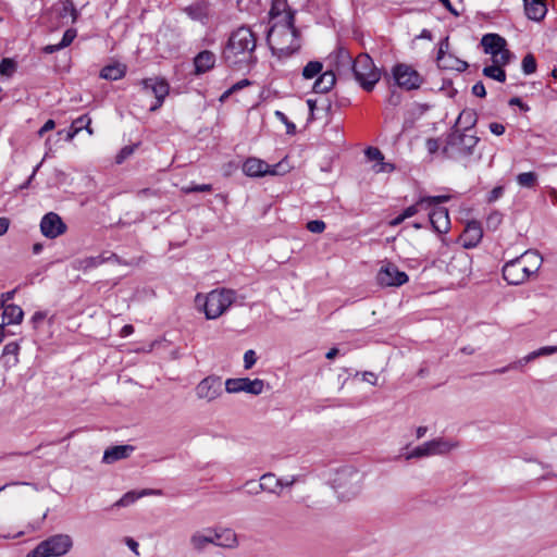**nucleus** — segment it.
Listing matches in <instances>:
<instances>
[{"instance_id":"37","label":"nucleus","mask_w":557,"mask_h":557,"mask_svg":"<svg viewBox=\"0 0 557 557\" xmlns=\"http://www.w3.org/2000/svg\"><path fill=\"white\" fill-rule=\"evenodd\" d=\"M17 69V63L11 58H3L0 62V75L11 77Z\"/></svg>"},{"instance_id":"43","label":"nucleus","mask_w":557,"mask_h":557,"mask_svg":"<svg viewBox=\"0 0 557 557\" xmlns=\"http://www.w3.org/2000/svg\"><path fill=\"white\" fill-rule=\"evenodd\" d=\"M288 10L292 9L287 8L286 0H273L272 7L270 9V15L272 17H277L281 16L283 12L286 14Z\"/></svg>"},{"instance_id":"35","label":"nucleus","mask_w":557,"mask_h":557,"mask_svg":"<svg viewBox=\"0 0 557 557\" xmlns=\"http://www.w3.org/2000/svg\"><path fill=\"white\" fill-rule=\"evenodd\" d=\"M323 64L320 61H310L306 64V66L302 70V77L305 79H312L317 75L322 74Z\"/></svg>"},{"instance_id":"40","label":"nucleus","mask_w":557,"mask_h":557,"mask_svg":"<svg viewBox=\"0 0 557 557\" xmlns=\"http://www.w3.org/2000/svg\"><path fill=\"white\" fill-rule=\"evenodd\" d=\"M140 498L135 491L125 493L119 500L114 503V507H127Z\"/></svg>"},{"instance_id":"42","label":"nucleus","mask_w":557,"mask_h":557,"mask_svg":"<svg viewBox=\"0 0 557 557\" xmlns=\"http://www.w3.org/2000/svg\"><path fill=\"white\" fill-rule=\"evenodd\" d=\"M522 71L525 75L533 74L536 71V60L532 53H528L522 59Z\"/></svg>"},{"instance_id":"21","label":"nucleus","mask_w":557,"mask_h":557,"mask_svg":"<svg viewBox=\"0 0 557 557\" xmlns=\"http://www.w3.org/2000/svg\"><path fill=\"white\" fill-rule=\"evenodd\" d=\"M481 45L486 54H491L492 58H497L507 47V41L504 37L498 34H486L481 39Z\"/></svg>"},{"instance_id":"4","label":"nucleus","mask_w":557,"mask_h":557,"mask_svg":"<svg viewBox=\"0 0 557 557\" xmlns=\"http://www.w3.org/2000/svg\"><path fill=\"white\" fill-rule=\"evenodd\" d=\"M235 292L231 289H214L210 292L206 297L197 295L196 302L198 305L202 301L203 312L206 318L213 320L223 314L234 302Z\"/></svg>"},{"instance_id":"63","label":"nucleus","mask_w":557,"mask_h":557,"mask_svg":"<svg viewBox=\"0 0 557 557\" xmlns=\"http://www.w3.org/2000/svg\"><path fill=\"white\" fill-rule=\"evenodd\" d=\"M488 128L491 133L496 136H500L505 133V126L497 122L490 123Z\"/></svg>"},{"instance_id":"48","label":"nucleus","mask_w":557,"mask_h":557,"mask_svg":"<svg viewBox=\"0 0 557 557\" xmlns=\"http://www.w3.org/2000/svg\"><path fill=\"white\" fill-rule=\"evenodd\" d=\"M502 220L503 215L498 211L492 212L486 219L487 227L496 230L502 223Z\"/></svg>"},{"instance_id":"38","label":"nucleus","mask_w":557,"mask_h":557,"mask_svg":"<svg viewBox=\"0 0 557 557\" xmlns=\"http://www.w3.org/2000/svg\"><path fill=\"white\" fill-rule=\"evenodd\" d=\"M531 257L534 258V264H533V268H530L528 265H524L522 263V273L524 274V282L534 273L537 272V270L540 269L541 267V262H542V259L541 257L537 255V252H530Z\"/></svg>"},{"instance_id":"55","label":"nucleus","mask_w":557,"mask_h":557,"mask_svg":"<svg viewBox=\"0 0 557 557\" xmlns=\"http://www.w3.org/2000/svg\"><path fill=\"white\" fill-rule=\"evenodd\" d=\"M448 49H449V38H448V36H446L445 38H443L440 41V47H438L436 57H447L449 54Z\"/></svg>"},{"instance_id":"62","label":"nucleus","mask_w":557,"mask_h":557,"mask_svg":"<svg viewBox=\"0 0 557 557\" xmlns=\"http://www.w3.org/2000/svg\"><path fill=\"white\" fill-rule=\"evenodd\" d=\"M509 106H517L520 108L521 111L528 112L530 110V107L524 103L519 97H513L508 101Z\"/></svg>"},{"instance_id":"28","label":"nucleus","mask_w":557,"mask_h":557,"mask_svg":"<svg viewBox=\"0 0 557 557\" xmlns=\"http://www.w3.org/2000/svg\"><path fill=\"white\" fill-rule=\"evenodd\" d=\"M336 83V76L332 71H325L319 75L313 84V91L317 94L329 92Z\"/></svg>"},{"instance_id":"13","label":"nucleus","mask_w":557,"mask_h":557,"mask_svg":"<svg viewBox=\"0 0 557 557\" xmlns=\"http://www.w3.org/2000/svg\"><path fill=\"white\" fill-rule=\"evenodd\" d=\"M66 230V224L55 212H48L41 218L40 232L46 238L54 239L63 235Z\"/></svg>"},{"instance_id":"25","label":"nucleus","mask_w":557,"mask_h":557,"mask_svg":"<svg viewBox=\"0 0 557 557\" xmlns=\"http://www.w3.org/2000/svg\"><path fill=\"white\" fill-rule=\"evenodd\" d=\"M135 447L132 445H116L104 450L102 461L104 463H113L117 460L127 458Z\"/></svg>"},{"instance_id":"61","label":"nucleus","mask_w":557,"mask_h":557,"mask_svg":"<svg viewBox=\"0 0 557 557\" xmlns=\"http://www.w3.org/2000/svg\"><path fill=\"white\" fill-rule=\"evenodd\" d=\"M307 104H308V108H309V117H308V121L311 122L313 120H315V110H318V106H317V100L314 99H308L307 100Z\"/></svg>"},{"instance_id":"36","label":"nucleus","mask_w":557,"mask_h":557,"mask_svg":"<svg viewBox=\"0 0 557 557\" xmlns=\"http://www.w3.org/2000/svg\"><path fill=\"white\" fill-rule=\"evenodd\" d=\"M517 183L521 187L534 188L537 182V174L535 172H523L517 175Z\"/></svg>"},{"instance_id":"9","label":"nucleus","mask_w":557,"mask_h":557,"mask_svg":"<svg viewBox=\"0 0 557 557\" xmlns=\"http://www.w3.org/2000/svg\"><path fill=\"white\" fill-rule=\"evenodd\" d=\"M141 90L146 96H153L156 101L149 108L150 112L159 110L170 92V85L164 78L150 77L141 81Z\"/></svg>"},{"instance_id":"12","label":"nucleus","mask_w":557,"mask_h":557,"mask_svg":"<svg viewBox=\"0 0 557 557\" xmlns=\"http://www.w3.org/2000/svg\"><path fill=\"white\" fill-rule=\"evenodd\" d=\"M264 382L260 379L250 380L249 377L227 379L225 381V391L227 393L245 392L251 395H260L263 392Z\"/></svg>"},{"instance_id":"51","label":"nucleus","mask_w":557,"mask_h":557,"mask_svg":"<svg viewBox=\"0 0 557 557\" xmlns=\"http://www.w3.org/2000/svg\"><path fill=\"white\" fill-rule=\"evenodd\" d=\"M275 115L286 125V133L288 135H294L296 133L295 124L290 122L283 112L276 111Z\"/></svg>"},{"instance_id":"8","label":"nucleus","mask_w":557,"mask_h":557,"mask_svg":"<svg viewBox=\"0 0 557 557\" xmlns=\"http://www.w3.org/2000/svg\"><path fill=\"white\" fill-rule=\"evenodd\" d=\"M458 446V442H453L444 437H437L413 448L410 453H408L406 459L409 460L433 455H445Z\"/></svg>"},{"instance_id":"10","label":"nucleus","mask_w":557,"mask_h":557,"mask_svg":"<svg viewBox=\"0 0 557 557\" xmlns=\"http://www.w3.org/2000/svg\"><path fill=\"white\" fill-rule=\"evenodd\" d=\"M392 74L396 85L406 90H414L420 88L423 83L421 75L410 65L405 63L396 64Z\"/></svg>"},{"instance_id":"54","label":"nucleus","mask_w":557,"mask_h":557,"mask_svg":"<svg viewBox=\"0 0 557 557\" xmlns=\"http://www.w3.org/2000/svg\"><path fill=\"white\" fill-rule=\"evenodd\" d=\"M504 191H505L504 186L494 187L487 196V202L492 203V202L496 201L504 195Z\"/></svg>"},{"instance_id":"30","label":"nucleus","mask_w":557,"mask_h":557,"mask_svg":"<svg viewBox=\"0 0 557 557\" xmlns=\"http://www.w3.org/2000/svg\"><path fill=\"white\" fill-rule=\"evenodd\" d=\"M126 74V66L120 63L109 64L101 69L100 77L107 81H117Z\"/></svg>"},{"instance_id":"50","label":"nucleus","mask_w":557,"mask_h":557,"mask_svg":"<svg viewBox=\"0 0 557 557\" xmlns=\"http://www.w3.org/2000/svg\"><path fill=\"white\" fill-rule=\"evenodd\" d=\"M326 225L322 220H312L307 223V230L311 233H322L325 230Z\"/></svg>"},{"instance_id":"6","label":"nucleus","mask_w":557,"mask_h":557,"mask_svg":"<svg viewBox=\"0 0 557 557\" xmlns=\"http://www.w3.org/2000/svg\"><path fill=\"white\" fill-rule=\"evenodd\" d=\"M73 540L67 534H55L40 542L26 557H59L70 552Z\"/></svg>"},{"instance_id":"27","label":"nucleus","mask_w":557,"mask_h":557,"mask_svg":"<svg viewBox=\"0 0 557 557\" xmlns=\"http://www.w3.org/2000/svg\"><path fill=\"white\" fill-rule=\"evenodd\" d=\"M20 349V344L15 341L8 343L3 347L1 359L5 368L10 369L18 363Z\"/></svg>"},{"instance_id":"15","label":"nucleus","mask_w":557,"mask_h":557,"mask_svg":"<svg viewBox=\"0 0 557 557\" xmlns=\"http://www.w3.org/2000/svg\"><path fill=\"white\" fill-rule=\"evenodd\" d=\"M280 163L275 165H269L261 159L248 158L243 164V172L250 177H261L265 175L278 174L277 168Z\"/></svg>"},{"instance_id":"29","label":"nucleus","mask_w":557,"mask_h":557,"mask_svg":"<svg viewBox=\"0 0 557 557\" xmlns=\"http://www.w3.org/2000/svg\"><path fill=\"white\" fill-rule=\"evenodd\" d=\"M436 62L440 69L443 70H455L457 72H465L469 64L455 57L454 54H448L447 57H436Z\"/></svg>"},{"instance_id":"3","label":"nucleus","mask_w":557,"mask_h":557,"mask_svg":"<svg viewBox=\"0 0 557 557\" xmlns=\"http://www.w3.org/2000/svg\"><path fill=\"white\" fill-rule=\"evenodd\" d=\"M479 141L480 138L478 136L453 127L446 136L442 152L446 158L453 160L468 158L474 153V149Z\"/></svg>"},{"instance_id":"26","label":"nucleus","mask_w":557,"mask_h":557,"mask_svg":"<svg viewBox=\"0 0 557 557\" xmlns=\"http://www.w3.org/2000/svg\"><path fill=\"white\" fill-rule=\"evenodd\" d=\"M2 310V323L5 325L20 324L24 317V311L17 305L10 304L4 307H0Z\"/></svg>"},{"instance_id":"7","label":"nucleus","mask_w":557,"mask_h":557,"mask_svg":"<svg viewBox=\"0 0 557 557\" xmlns=\"http://www.w3.org/2000/svg\"><path fill=\"white\" fill-rule=\"evenodd\" d=\"M361 474L352 467L339 469L333 480L334 488L338 497L350 499L360 492Z\"/></svg>"},{"instance_id":"56","label":"nucleus","mask_w":557,"mask_h":557,"mask_svg":"<svg viewBox=\"0 0 557 557\" xmlns=\"http://www.w3.org/2000/svg\"><path fill=\"white\" fill-rule=\"evenodd\" d=\"M472 94L475 96V97H479V98H484L486 97V89H485V86L484 84L480 81V82H476L473 86H472Z\"/></svg>"},{"instance_id":"1","label":"nucleus","mask_w":557,"mask_h":557,"mask_svg":"<svg viewBox=\"0 0 557 557\" xmlns=\"http://www.w3.org/2000/svg\"><path fill=\"white\" fill-rule=\"evenodd\" d=\"M257 36L246 26L233 30L222 50V62L236 72H249L258 62Z\"/></svg>"},{"instance_id":"34","label":"nucleus","mask_w":557,"mask_h":557,"mask_svg":"<svg viewBox=\"0 0 557 557\" xmlns=\"http://www.w3.org/2000/svg\"><path fill=\"white\" fill-rule=\"evenodd\" d=\"M482 74L485 76V77H488V78H492V79H495L499 83H505L506 82V72L503 67L496 65V64H491V65H486L483 67V71H482Z\"/></svg>"},{"instance_id":"20","label":"nucleus","mask_w":557,"mask_h":557,"mask_svg":"<svg viewBox=\"0 0 557 557\" xmlns=\"http://www.w3.org/2000/svg\"><path fill=\"white\" fill-rule=\"evenodd\" d=\"M283 487V480L277 479L275 474L268 472L260 478V483L256 485V491H248L249 495H258L260 492H268L280 495L278 488Z\"/></svg>"},{"instance_id":"60","label":"nucleus","mask_w":557,"mask_h":557,"mask_svg":"<svg viewBox=\"0 0 557 557\" xmlns=\"http://www.w3.org/2000/svg\"><path fill=\"white\" fill-rule=\"evenodd\" d=\"M46 317H47L46 312L36 311L30 319V322H32L34 329H37L38 325L46 319Z\"/></svg>"},{"instance_id":"11","label":"nucleus","mask_w":557,"mask_h":557,"mask_svg":"<svg viewBox=\"0 0 557 557\" xmlns=\"http://www.w3.org/2000/svg\"><path fill=\"white\" fill-rule=\"evenodd\" d=\"M376 280L381 286L398 287L407 283L409 277L406 272L400 271L396 264L387 262L379 270Z\"/></svg>"},{"instance_id":"41","label":"nucleus","mask_w":557,"mask_h":557,"mask_svg":"<svg viewBox=\"0 0 557 557\" xmlns=\"http://www.w3.org/2000/svg\"><path fill=\"white\" fill-rule=\"evenodd\" d=\"M213 187L211 184H189L182 188L184 194H193V193H210Z\"/></svg>"},{"instance_id":"14","label":"nucleus","mask_w":557,"mask_h":557,"mask_svg":"<svg viewBox=\"0 0 557 557\" xmlns=\"http://www.w3.org/2000/svg\"><path fill=\"white\" fill-rule=\"evenodd\" d=\"M530 251H525L520 257L507 261L503 267V277L509 285H520L524 283V274L522 273V261L529 257Z\"/></svg>"},{"instance_id":"64","label":"nucleus","mask_w":557,"mask_h":557,"mask_svg":"<svg viewBox=\"0 0 557 557\" xmlns=\"http://www.w3.org/2000/svg\"><path fill=\"white\" fill-rule=\"evenodd\" d=\"M55 127V123L53 120H48L38 131V135L42 137L47 132L52 131Z\"/></svg>"},{"instance_id":"39","label":"nucleus","mask_w":557,"mask_h":557,"mask_svg":"<svg viewBox=\"0 0 557 557\" xmlns=\"http://www.w3.org/2000/svg\"><path fill=\"white\" fill-rule=\"evenodd\" d=\"M555 352H557V346H544L539 348L537 350L528 354V358L525 361H533L539 357L549 356Z\"/></svg>"},{"instance_id":"52","label":"nucleus","mask_w":557,"mask_h":557,"mask_svg":"<svg viewBox=\"0 0 557 557\" xmlns=\"http://www.w3.org/2000/svg\"><path fill=\"white\" fill-rule=\"evenodd\" d=\"M256 361H257V356H256L255 350H252V349L247 350L244 355V368L246 370L251 369L253 367V364L256 363Z\"/></svg>"},{"instance_id":"17","label":"nucleus","mask_w":557,"mask_h":557,"mask_svg":"<svg viewBox=\"0 0 557 557\" xmlns=\"http://www.w3.org/2000/svg\"><path fill=\"white\" fill-rule=\"evenodd\" d=\"M226 535H227L226 542H215V539L211 537V535H203L200 532H196L195 534L191 535L190 543H191L193 547L198 552L203 550L209 544H214L216 546H222V547L236 546L237 545L236 534L233 531H227Z\"/></svg>"},{"instance_id":"33","label":"nucleus","mask_w":557,"mask_h":557,"mask_svg":"<svg viewBox=\"0 0 557 557\" xmlns=\"http://www.w3.org/2000/svg\"><path fill=\"white\" fill-rule=\"evenodd\" d=\"M184 12L194 21L205 23L208 18L206 8L199 3L188 5L184 9Z\"/></svg>"},{"instance_id":"16","label":"nucleus","mask_w":557,"mask_h":557,"mask_svg":"<svg viewBox=\"0 0 557 557\" xmlns=\"http://www.w3.org/2000/svg\"><path fill=\"white\" fill-rule=\"evenodd\" d=\"M222 393V380L220 376H207L196 386V395L201 399L212 401Z\"/></svg>"},{"instance_id":"53","label":"nucleus","mask_w":557,"mask_h":557,"mask_svg":"<svg viewBox=\"0 0 557 557\" xmlns=\"http://www.w3.org/2000/svg\"><path fill=\"white\" fill-rule=\"evenodd\" d=\"M403 96L397 90L393 89L389 92L388 98L386 99V103L391 107H398L401 103Z\"/></svg>"},{"instance_id":"5","label":"nucleus","mask_w":557,"mask_h":557,"mask_svg":"<svg viewBox=\"0 0 557 557\" xmlns=\"http://www.w3.org/2000/svg\"><path fill=\"white\" fill-rule=\"evenodd\" d=\"M350 69L355 79L367 91H371L381 78L380 70L367 53H360L351 63Z\"/></svg>"},{"instance_id":"18","label":"nucleus","mask_w":557,"mask_h":557,"mask_svg":"<svg viewBox=\"0 0 557 557\" xmlns=\"http://www.w3.org/2000/svg\"><path fill=\"white\" fill-rule=\"evenodd\" d=\"M429 210V221L434 231L438 234H446L450 225L448 210L441 205H432Z\"/></svg>"},{"instance_id":"2","label":"nucleus","mask_w":557,"mask_h":557,"mask_svg":"<svg viewBox=\"0 0 557 557\" xmlns=\"http://www.w3.org/2000/svg\"><path fill=\"white\" fill-rule=\"evenodd\" d=\"M267 42L272 54L280 60L289 58L301 47L300 32L295 26V11L288 10L282 21L275 23L268 32Z\"/></svg>"},{"instance_id":"31","label":"nucleus","mask_w":557,"mask_h":557,"mask_svg":"<svg viewBox=\"0 0 557 557\" xmlns=\"http://www.w3.org/2000/svg\"><path fill=\"white\" fill-rule=\"evenodd\" d=\"M476 121L478 119L475 112L471 110H463L459 114L454 127L458 128V125H461L463 127L462 132L467 133L475 125Z\"/></svg>"},{"instance_id":"24","label":"nucleus","mask_w":557,"mask_h":557,"mask_svg":"<svg viewBox=\"0 0 557 557\" xmlns=\"http://www.w3.org/2000/svg\"><path fill=\"white\" fill-rule=\"evenodd\" d=\"M523 4L525 15L532 21L540 22L547 13L545 0H523Z\"/></svg>"},{"instance_id":"49","label":"nucleus","mask_w":557,"mask_h":557,"mask_svg":"<svg viewBox=\"0 0 557 557\" xmlns=\"http://www.w3.org/2000/svg\"><path fill=\"white\" fill-rule=\"evenodd\" d=\"M88 124H91V119L88 116V114H83L75 119L72 122V126L79 133L82 129H84V126H87Z\"/></svg>"},{"instance_id":"57","label":"nucleus","mask_w":557,"mask_h":557,"mask_svg":"<svg viewBox=\"0 0 557 557\" xmlns=\"http://www.w3.org/2000/svg\"><path fill=\"white\" fill-rule=\"evenodd\" d=\"M366 154L367 157L370 159V160H383L384 159V156L383 153L380 151V149L375 148V147H369L367 148L366 150Z\"/></svg>"},{"instance_id":"23","label":"nucleus","mask_w":557,"mask_h":557,"mask_svg":"<svg viewBox=\"0 0 557 557\" xmlns=\"http://www.w3.org/2000/svg\"><path fill=\"white\" fill-rule=\"evenodd\" d=\"M483 237V230L481 223L478 221H470L463 233V247L474 248Z\"/></svg>"},{"instance_id":"22","label":"nucleus","mask_w":557,"mask_h":557,"mask_svg":"<svg viewBox=\"0 0 557 557\" xmlns=\"http://www.w3.org/2000/svg\"><path fill=\"white\" fill-rule=\"evenodd\" d=\"M216 57L215 54L210 50H202L199 53H197L194 58V66H195V74L201 75L210 70H212L215 65Z\"/></svg>"},{"instance_id":"45","label":"nucleus","mask_w":557,"mask_h":557,"mask_svg":"<svg viewBox=\"0 0 557 557\" xmlns=\"http://www.w3.org/2000/svg\"><path fill=\"white\" fill-rule=\"evenodd\" d=\"M137 147H138V144H136V145H128V146H124V147L120 150V152L116 154V157H115V162H116L117 164L123 163L127 158H129V157L134 153V151H135V149H136Z\"/></svg>"},{"instance_id":"32","label":"nucleus","mask_w":557,"mask_h":557,"mask_svg":"<svg viewBox=\"0 0 557 557\" xmlns=\"http://www.w3.org/2000/svg\"><path fill=\"white\" fill-rule=\"evenodd\" d=\"M106 262V258L102 256L86 257L75 261L74 268L81 271H87L97 268Z\"/></svg>"},{"instance_id":"46","label":"nucleus","mask_w":557,"mask_h":557,"mask_svg":"<svg viewBox=\"0 0 557 557\" xmlns=\"http://www.w3.org/2000/svg\"><path fill=\"white\" fill-rule=\"evenodd\" d=\"M354 62L350 53L345 49H339L337 53V63L339 66H351Z\"/></svg>"},{"instance_id":"59","label":"nucleus","mask_w":557,"mask_h":557,"mask_svg":"<svg viewBox=\"0 0 557 557\" xmlns=\"http://www.w3.org/2000/svg\"><path fill=\"white\" fill-rule=\"evenodd\" d=\"M425 146H426L429 153L434 154L440 149V141L436 138H428Z\"/></svg>"},{"instance_id":"47","label":"nucleus","mask_w":557,"mask_h":557,"mask_svg":"<svg viewBox=\"0 0 557 557\" xmlns=\"http://www.w3.org/2000/svg\"><path fill=\"white\" fill-rule=\"evenodd\" d=\"M76 35H77L76 29H74V28L66 29L63 34L61 41L59 42V47H61L63 49V48L70 46L73 42V40L75 39Z\"/></svg>"},{"instance_id":"44","label":"nucleus","mask_w":557,"mask_h":557,"mask_svg":"<svg viewBox=\"0 0 557 557\" xmlns=\"http://www.w3.org/2000/svg\"><path fill=\"white\" fill-rule=\"evenodd\" d=\"M512 53L507 48H505L502 52H499L497 58H492V62L500 67H504L510 63Z\"/></svg>"},{"instance_id":"19","label":"nucleus","mask_w":557,"mask_h":557,"mask_svg":"<svg viewBox=\"0 0 557 557\" xmlns=\"http://www.w3.org/2000/svg\"><path fill=\"white\" fill-rule=\"evenodd\" d=\"M449 200H450L449 195L422 197L412 206L407 207L403 211V214L406 219H408V218H411L414 214H417L420 210H429L432 207V205H442Z\"/></svg>"},{"instance_id":"58","label":"nucleus","mask_w":557,"mask_h":557,"mask_svg":"<svg viewBox=\"0 0 557 557\" xmlns=\"http://www.w3.org/2000/svg\"><path fill=\"white\" fill-rule=\"evenodd\" d=\"M17 288L18 287H16V288H14L12 290L2 293L0 295V307H4V306L9 305L8 302L14 298V296H15V294L17 292Z\"/></svg>"}]
</instances>
